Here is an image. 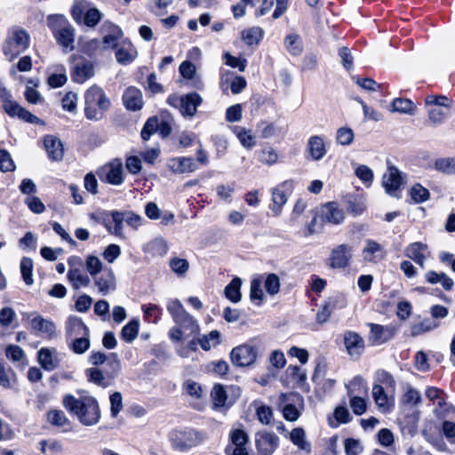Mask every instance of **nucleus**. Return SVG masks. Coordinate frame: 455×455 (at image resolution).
Masks as SVG:
<instances>
[{"mask_svg":"<svg viewBox=\"0 0 455 455\" xmlns=\"http://www.w3.org/2000/svg\"><path fill=\"white\" fill-rule=\"evenodd\" d=\"M100 175L110 184H122L124 182L122 162L118 159L112 161L100 170Z\"/></svg>","mask_w":455,"mask_h":455,"instance_id":"nucleus-22","label":"nucleus"},{"mask_svg":"<svg viewBox=\"0 0 455 455\" xmlns=\"http://www.w3.org/2000/svg\"><path fill=\"white\" fill-rule=\"evenodd\" d=\"M5 355L14 363L26 365L28 363L24 350L17 345H8L5 348Z\"/></svg>","mask_w":455,"mask_h":455,"instance_id":"nucleus-44","label":"nucleus"},{"mask_svg":"<svg viewBox=\"0 0 455 455\" xmlns=\"http://www.w3.org/2000/svg\"><path fill=\"white\" fill-rule=\"evenodd\" d=\"M230 128L243 148L251 149L256 146V139L251 134V130H247L246 128L238 125H234Z\"/></svg>","mask_w":455,"mask_h":455,"instance_id":"nucleus-37","label":"nucleus"},{"mask_svg":"<svg viewBox=\"0 0 455 455\" xmlns=\"http://www.w3.org/2000/svg\"><path fill=\"white\" fill-rule=\"evenodd\" d=\"M391 110L401 114L414 115L416 107L408 99L396 98L391 103Z\"/></svg>","mask_w":455,"mask_h":455,"instance_id":"nucleus-45","label":"nucleus"},{"mask_svg":"<svg viewBox=\"0 0 455 455\" xmlns=\"http://www.w3.org/2000/svg\"><path fill=\"white\" fill-rule=\"evenodd\" d=\"M404 404L418 405L421 402L420 392L411 386H407L401 397Z\"/></svg>","mask_w":455,"mask_h":455,"instance_id":"nucleus-58","label":"nucleus"},{"mask_svg":"<svg viewBox=\"0 0 455 455\" xmlns=\"http://www.w3.org/2000/svg\"><path fill=\"white\" fill-rule=\"evenodd\" d=\"M92 218L103 225L110 234L119 238H125L124 223L133 230H137L143 223L142 217L131 211H102L96 212Z\"/></svg>","mask_w":455,"mask_h":455,"instance_id":"nucleus-1","label":"nucleus"},{"mask_svg":"<svg viewBox=\"0 0 455 455\" xmlns=\"http://www.w3.org/2000/svg\"><path fill=\"white\" fill-rule=\"evenodd\" d=\"M196 340L203 350L209 351L212 347H215L220 343V333L214 330L207 335L199 337Z\"/></svg>","mask_w":455,"mask_h":455,"instance_id":"nucleus-46","label":"nucleus"},{"mask_svg":"<svg viewBox=\"0 0 455 455\" xmlns=\"http://www.w3.org/2000/svg\"><path fill=\"white\" fill-rule=\"evenodd\" d=\"M387 389L382 388L379 385H373L371 395L373 401L379 409V411L382 413H388L394 408V397L387 394Z\"/></svg>","mask_w":455,"mask_h":455,"instance_id":"nucleus-23","label":"nucleus"},{"mask_svg":"<svg viewBox=\"0 0 455 455\" xmlns=\"http://www.w3.org/2000/svg\"><path fill=\"white\" fill-rule=\"evenodd\" d=\"M354 137L355 134L352 129L341 127L337 131L336 140L337 143L342 146H348L353 142Z\"/></svg>","mask_w":455,"mask_h":455,"instance_id":"nucleus-62","label":"nucleus"},{"mask_svg":"<svg viewBox=\"0 0 455 455\" xmlns=\"http://www.w3.org/2000/svg\"><path fill=\"white\" fill-rule=\"evenodd\" d=\"M425 104L434 106V108L443 107L449 108L451 104V100L444 95H429L425 99Z\"/></svg>","mask_w":455,"mask_h":455,"instance_id":"nucleus-61","label":"nucleus"},{"mask_svg":"<svg viewBox=\"0 0 455 455\" xmlns=\"http://www.w3.org/2000/svg\"><path fill=\"white\" fill-rule=\"evenodd\" d=\"M47 26L52 30L56 42L63 48L65 52L74 50L75 28L67 18L61 14H53L47 17Z\"/></svg>","mask_w":455,"mask_h":455,"instance_id":"nucleus-4","label":"nucleus"},{"mask_svg":"<svg viewBox=\"0 0 455 455\" xmlns=\"http://www.w3.org/2000/svg\"><path fill=\"white\" fill-rule=\"evenodd\" d=\"M167 166L173 173H187L195 172L197 165L191 157H175L168 161Z\"/></svg>","mask_w":455,"mask_h":455,"instance_id":"nucleus-31","label":"nucleus"},{"mask_svg":"<svg viewBox=\"0 0 455 455\" xmlns=\"http://www.w3.org/2000/svg\"><path fill=\"white\" fill-rule=\"evenodd\" d=\"M20 273L27 285L33 284V260L30 258H22L20 261Z\"/></svg>","mask_w":455,"mask_h":455,"instance_id":"nucleus-57","label":"nucleus"},{"mask_svg":"<svg viewBox=\"0 0 455 455\" xmlns=\"http://www.w3.org/2000/svg\"><path fill=\"white\" fill-rule=\"evenodd\" d=\"M435 169L443 174H455V156L439 158L435 160Z\"/></svg>","mask_w":455,"mask_h":455,"instance_id":"nucleus-52","label":"nucleus"},{"mask_svg":"<svg viewBox=\"0 0 455 455\" xmlns=\"http://www.w3.org/2000/svg\"><path fill=\"white\" fill-rule=\"evenodd\" d=\"M0 99L2 100L3 108L10 116H17L29 124H36L39 122L37 116L20 106L16 101L12 100L11 94L4 87L0 88Z\"/></svg>","mask_w":455,"mask_h":455,"instance_id":"nucleus-10","label":"nucleus"},{"mask_svg":"<svg viewBox=\"0 0 455 455\" xmlns=\"http://www.w3.org/2000/svg\"><path fill=\"white\" fill-rule=\"evenodd\" d=\"M411 199L417 203H423L429 198V191L420 184H415L410 190Z\"/></svg>","mask_w":455,"mask_h":455,"instance_id":"nucleus-60","label":"nucleus"},{"mask_svg":"<svg viewBox=\"0 0 455 455\" xmlns=\"http://www.w3.org/2000/svg\"><path fill=\"white\" fill-rule=\"evenodd\" d=\"M48 421L56 427H68L70 426V421L65 415L64 411L60 410H52L47 413Z\"/></svg>","mask_w":455,"mask_h":455,"instance_id":"nucleus-51","label":"nucleus"},{"mask_svg":"<svg viewBox=\"0 0 455 455\" xmlns=\"http://www.w3.org/2000/svg\"><path fill=\"white\" fill-rule=\"evenodd\" d=\"M284 44L287 51L294 56L300 55L303 51L302 40L297 34L288 35L284 39Z\"/></svg>","mask_w":455,"mask_h":455,"instance_id":"nucleus-49","label":"nucleus"},{"mask_svg":"<svg viewBox=\"0 0 455 455\" xmlns=\"http://www.w3.org/2000/svg\"><path fill=\"white\" fill-rule=\"evenodd\" d=\"M230 443L228 446L243 447L248 446L249 436L244 430L236 428L229 434Z\"/></svg>","mask_w":455,"mask_h":455,"instance_id":"nucleus-56","label":"nucleus"},{"mask_svg":"<svg viewBox=\"0 0 455 455\" xmlns=\"http://www.w3.org/2000/svg\"><path fill=\"white\" fill-rule=\"evenodd\" d=\"M94 64L92 61L84 58L74 59V65L71 68L70 76L73 82L84 84L94 76Z\"/></svg>","mask_w":455,"mask_h":455,"instance_id":"nucleus-15","label":"nucleus"},{"mask_svg":"<svg viewBox=\"0 0 455 455\" xmlns=\"http://www.w3.org/2000/svg\"><path fill=\"white\" fill-rule=\"evenodd\" d=\"M174 323L178 324L180 329L188 331L190 334H197L199 332L200 328L196 320L188 312L179 317Z\"/></svg>","mask_w":455,"mask_h":455,"instance_id":"nucleus-47","label":"nucleus"},{"mask_svg":"<svg viewBox=\"0 0 455 455\" xmlns=\"http://www.w3.org/2000/svg\"><path fill=\"white\" fill-rule=\"evenodd\" d=\"M92 279L98 291L104 296L116 290V276L110 267H105L101 273L92 276Z\"/></svg>","mask_w":455,"mask_h":455,"instance_id":"nucleus-19","label":"nucleus"},{"mask_svg":"<svg viewBox=\"0 0 455 455\" xmlns=\"http://www.w3.org/2000/svg\"><path fill=\"white\" fill-rule=\"evenodd\" d=\"M373 385H379L382 388L393 392L395 388V380L393 375L388 371L385 370H379L375 373Z\"/></svg>","mask_w":455,"mask_h":455,"instance_id":"nucleus-41","label":"nucleus"},{"mask_svg":"<svg viewBox=\"0 0 455 455\" xmlns=\"http://www.w3.org/2000/svg\"><path fill=\"white\" fill-rule=\"evenodd\" d=\"M290 440L298 449L307 454L311 452V443L307 440L306 432L302 427L293 428L290 433Z\"/></svg>","mask_w":455,"mask_h":455,"instance_id":"nucleus-38","label":"nucleus"},{"mask_svg":"<svg viewBox=\"0 0 455 455\" xmlns=\"http://www.w3.org/2000/svg\"><path fill=\"white\" fill-rule=\"evenodd\" d=\"M321 215L324 221L331 224H340L344 220V212L335 202L324 204L321 210Z\"/></svg>","mask_w":455,"mask_h":455,"instance_id":"nucleus-32","label":"nucleus"},{"mask_svg":"<svg viewBox=\"0 0 455 455\" xmlns=\"http://www.w3.org/2000/svg\"><path fill=\"white\" fill-rule=\"evenodd\" d=\"M85 374L90 382L100 387H106L108 386L109 381L113 379L117 373H113V371L110 370L104 374L98 368H89L85 371Z\"/></svg>","mask_w":455,"mask_h":455,"instance_id":"nucleus-35","label":"nucleus"},{"mask_svg":"<svg viewBox=\"0 0 455 455\" xmlns=\"http://www.w3.org/2000/svg\"><path fill=\"white\" fill-rule=\"evenodd\" d=\"M168 243L164 238H156L144 247V251L153 257H163L168 252Z\"/></svg>","mask_w":455,"mask_h":455,"instance_id":"nucleus-40","label":"nucleus"},{"mask_svg":"<svg viewBox=\"0 0 455 455\" xmlns=\"http://www.w3.org/2000/svg\"><path fill=\"white\" fill-rule=\"evenodd\" d=\"M294 188V181L287 180L271 189L272 207L271 210L275 216H279L283 206L286 204L289 196Z\"/></svg>","mask_w":455,"mask_h":455,"instance_id":"nucleus-13","label":"nucleus"},{"mask_svg":"<svg viewBox=\"0 0 455 455\" xmlns=\"http://www.w3.org/2000/svg\"><path fill=\"white\" fill-rule=\"evenodd\" d=\"M363 260L366 263H379L386 257L384 246L372 239H366L361 251Z\"/></svg>","mask_w":455,"mask_h":455,"instance_id":"nucleus-18","label":"nucleus"},{"mask_svg":"<svg viewBox=\"0 0 455 455\" xmlns=\"http://www.w3.org/2000/svg\"><path fill=\"white\" fill-rule=\"evenodd\" d=\"M68 343L69 344V347L74 353L82 355L85 353L90 347V336L75 338L68 340Z\"/></svg>","mask_w":455,"mask_h":455,"instance_id":"nucleus-53","label":"nucleus"},{"mask_svg":"<svg viewBox=\"0 0 455 455\" xmlns=\"http://www.w3.org/2000/svg\"><path fill=\"white\" fill-rule=\"evenodd\" d=\"M347 387L352 411L357 416L363 415L367 410V400L355 393L367 395L368 389L363 379L360 376L355 377Z\"/></svg>","mask_w":455,"mask_h":455,"instance_id":"nucleus-7","label":"nucleus"},{"mask_svg":"<svg viewBox=\"0 0 455 455\" xmlns=\"http://www.w3.org/2000/svg\"><path fill=\"white\" fill-rule=\"evenodd\" d=\"M40 365L48 371L57 369L60 365V353L55 348L42 347L38 353Z\"/></svg>","mask_w":455,"mask_h":455,"instance_id":"nucleus-28","label":"nucleus"},{"mask_svg":"<svg viewBox=\"0 0 455 455\" xmlns=\"http://www.w3.org/2000/svg\"><path fill=\"white\" fill-rule=\"evenodd\" d=\"M32 331L37 335L47 339H52L56 336V326L51 320L36 315L29 321Z\"/></svg>","mask_w":455,"mask_h":455,"instance_id":"nucleus-21","label":"nucleus"},{"mask_svg":"<svg viewBox=\"0 0 455 455\" xmlns=\"http://www.w3.org/2000/svg\"><path fill=\"white\" fill-rule=\"evenodd\" d=\"M85 267L92 277L101 273L105 268L103 267L101 260L94 255H88L86 257Z\"/></svg>","mask_w":455,"mask_h":455,"instance_id":"nucleus-59","label":"nucleus"},{"mask_svg":"<svg viewBox=\"0 0 455 455\" xmlns=\"http://www.w3.org/2000/svg\"><path fill=\"white\" fill-rule=\"evenodd\" d=\"M250 298L257 305H260L263 300V291L261 289V281L253 279L251 282Z\"/></svg>","mask_w":455,"mask_h":455,"instance_id":"nucleus-63","label":"nucleus"},{"mask_svg":"<svg viewBox=\"0 0 455 455\" xmlns=\"http://www.w3.org/2000/svg\"><path fill=\"white\" fill-rule=\"evenodd\" d=\"M353 258V248L348 244H339L331 252L330 266L332 268H345L350 265Z\"/></svg>","mask_w":455,"mask_h":455,"instance_id":"nucleus-16","label":"nucleus"},{"mask_svg":"<svg viewBox=\"0 0 455 455\" xmlns=\"http://www.w3.org/2000/svg\"><path fill=\"white\" fill-rule=\"evenodd\" d=\"M63 406L70 413L76 415L84 426H94L100 422V410L96 398L91 395H81L76 398L67 395L62 401Z\"/></svg>","mask_w":455,"mask_h":455,"instance_id":"nucleus-2","label":"nucleus"},{"mask_svg":"<svg viewBox=\"0 0 455 455\" xmlns=\"http://www.w3.org/2000/svg\"><path fill=\"white\" fill-rule=\"evenodd\" d=\"M138 55L136 48L130 41L124 40L116 52V61L122 65L131 63Z\"/></svg>","mask_w":455,"mask_h":455,"instance_id":"nucleus-33","label":"nucleus"},{"mask_svg":"<svg viewBox=\"0 0 455 455\" xmlns=\"http://www.w3.org/2000/svg\"><path fill=\"white\" fill-rule=\"evenodd\" d=\"M258 161L267 166H272L278 163L279 155L277 151L269 145L263 147L256 152Z\"/></svg>","mask_w":455,"mask_h":455,"instance_id":"nucleus-39","label":"nucleus"},{"mask_svg":"<svg viewBox=\"0 0 455 455\" xmlns=\"http://www.w3.org/2000/svg\"><path fill=\"white\" fill-rule=\"evenodd\" d=\"M405 174L395 166L390 165L383 174L382 185L388 195L398 197L401 188L405 182Z\"/></svg>","mask_w":455,"mask_h":455,"instance_id":"nucleus-12","label":"nucleus"},{"mask_svg":"<svg viewBox=\"0 0 455 455\" xmlns=\"http://www.w3.org/2000/svg\"><path fill=\"white\" fill-rule=\"evenodd\" d=\"M101 12L97 8L88 9L84 16V23L87 27H95L101 19Z\"/></svg>","mask_w":455,"mask_h":455,"instance_id":"nucleus-64","label":"nucleus"},{"mask_svg":"<svg viewBox=\"0 0 455 455\" xmlns=\"http://www.w3.org/2000/svg\"><path fill=\"white\" fill-rule=\"evenodd\" d=\"M67 277L74 290L87 287L91 283L90 276L83 269H68Z\"/></svg>","mask_w":455,"mask_h":455,"instance_id":"nucleus-36","label":"nucleus"},{"mask_svg":"<svg viewBox=\"0 0 455 455\" xmlns=\"http://www.w3.org/2000/svg\"><path fill=\"white\" fill-rule=\"evenodd\" d=\"M207 439L204 431L193 427H182L174 429L169 434V441L172 449L180 451H187L202 444Z\"/></svg>","mask_w":455,"mask_h":455,"instance_id":"nucleus-5","label":"nucleus"},{"mask_svg":"<svg viewBox=\"0 0 455 455\" xmlns=\"http://www.w3.org/2000/svg\"><path fill=\"white\" fill-rule=\"evenodd\" d=\"M124 107L130 111L140 110L143 106V96L140 89L131 86L128 87L123 95Z\"/></svg>","mask_w":455,"mask_h":455,"instance_id":"nucleus-30","label":"nucleus"},{"mask_svg":"<svg viewBox=\"0 0 455 455\" xmlns=\"http://www.w3.org/2000/svg\"><path fill=\"white\" fill-rule=\"evenodd\" d=\"M241 285L242 281L239 277H235L232 279V281L226 286L224 291L227 299L234 303L239 302L241 300Z\"/></svg>","mask_w":455,"mask_h":455,"instance_id":"nucleus-48","label":"nucleus"},{"mask_svg":"<svg viewBox=\"0 0 455 455\" xmlns=\"http://www.w3.org/2000/svg\"><path fill=\"white\" fill-rule=\"evenodd\" d=\"M170 268L173 273H175L178 276H185L186 273L189 268V263L186 259H181L179 257H172L169 261Z\"/></svg>","mask_w":455,"mask_h":455,"instance_id":"nucleus-55","label":"nucleus"},{"mask_svg":"<svg viewBox=\"0 0 455 455\" xmlns=\"http://www.w3.org/2000/svg\"><path fill=\"white\" fill-rule=\"evenodd\" d=\"M202 98L197 92H191L183 96L172 94L167 99V103L179 108L185 117H193L197 111V107L202 103Z\"/></svg>","mask_w":455,"mask_h":455,"instance_id":"nucleus-9","label":"nucleus"},{"mask_svg":"<svg viewBox=\"0 0 455 455\" xmlns=\"http://www.w3.org/2000/svg\"><path fill=\"white\" fill-rule=\"evenodd\" d=\"M140 322L138 319H132L121 330V338L126 343H132L139 334Z\"/></svg>","mask_w":455,"mask_h":455,"instance_id":"nucleus-43","label":"nucleus"},{"mask_svg":"<svg viewBox=\"0 0 455 455\" xmlns=\"http://www.w3.org/2000/svg\"><path fill=\"white\" fill-rule=\"evenodd\" d=\"M404 255L423 268L429 255L427 244L421 242L410 243L404 249Z\"/></svg>","mask_w":455,"mask_h":455,"instance_id":"nucleus-24","label":"nucleus"},{"mask_svg":"<svg viewBox=\"0 0 455 455\" xmlns=\"http://www.w3.org/2000/svg\"><path fill=\"white\" fill-rule=\"evenodd\" d=\"M370 327L369 340L374 345H380L391 339L395 335V328L377 323H368Z\"/></svg>","mask_w":455,"mask_h":455,"instance_id":"nucleus-25","label":"nucleus"},{"mask_svg":"<svg viewBox=\"0 0 455 455\" xmlns=\"http://www.w3.org/2000/svg\"><path fill=\"white\" fill-rule=\"evenodd\" d=\"M90 336V331L81 318L70 316L66 323L67 341L78 337Z\"/></svg>","mask_w":455,"mask_h":455,"instance_id":"nucleus-29","label":"nucleus"},{"mask_svg":"<svg viewBox=\"0 0 455 455\" xmlns=\"http://www.w3.org/2000/svg\"><path fill=\"white\" fill-rule=\"evenodd\" d=\"M263 36V30L259 27H252L242 32V40L247 45L258 44Z\"/></svg>","mask_w":455,"mask_h":455,"instance_id":"nucleus-50","label":"nucleus"},{"mask_svg":"<svg viewBox=\"0 0 455 455\" xmlns=\"http://www.w3.org/2000/svg\"><path fill=\"white\" fill-rule=\"evenodd\" d=\"M240 394L241 391L238 387L228 386L224 387L220 384H216L211 392V396L215 406L224 407L233 404L240 396Z\"/></svg>","mask_w":455,"mask_h":455,"instance_id":"nucleus-11","label":"nucleus"},{"mask_svg":"<svg viewBox=\"0 0 455 455\" xmlns=\"http://www.w3.org/2000/svg\"><path fill=\"white\" fill-rule=\"evenodd\" d=\"M44 144L47 155L53 161H60L63 157V146L61 141L52 135L44 137Z\"/></svg>","mask_w":455,"mask_h":455,"instance_id":"nucleus-34","label":"nucleus"},{"mask_svg":"<svg viewBox=\"0 0 455 455\" xmlns=\"http://www.w3.org/2000/svg\"><path fill=\"white\" fill-rule=\"evenodd\" d=\"M279 407L286 420L296 421L304 409V398L297 392L281 394L279 396Z\"/></svg>","mask_w":455,"mask_h":455,"instance_id":"nucleus-8","label":"nucleus"},{"mask_svg":"<svg viewBox=\"0 0 455 455\" xmlns=\"http://www.w3.org/2000/svg\"><path fill=\"white\" fill-rule=\"evenodd\" d=\"M110 107V101L103 89L92 85L84 93V115L91 121L101 120Z\"/></svg>","mask_w":455,"mask_h":455,"instance_id":"nucleus-3","label":"nucleus"},{"mask_svg":"<svg viewBox=\"0 0 455 455\" xmlns=\"http://www.w3.org/2000/svg\"><path fill=\"white\" fill-rule=\"evenodd\" d=\"M258 349L251 343H245L232 349L230 357L234 364L245 367L251 365L257 359Z\"/></svg>","mask_w":455,"mask_h":455,"instance_id":"nucleus-14","label":"nucleus"},{"mask_svg":"<svg viewBox=\"0 0 455 455\" xmlns=\"http://www.w3.org/2000/svg\"><path fill=\"white\" fill-rule=\"evenodd\" d=\"M89 363L92 365H101L107 363V365L113 373H117L120 370V360L116 353L107 355L101 351H92L89 356Z\"/></svg>","mask_w":455,"mask_h":455,"instance_id":"nucleus-27","label":"nucleus"},{"mask_svg":"<svg viewBox=\"0 0 455 455\" xmlns=\"http://www.w3.org/2000/svg\"><path fill=\"white\" fill-rule=\"evenodd\" d=\"M29 44L30 36L28 31L15 26L8 30L2 46L3 52L9 61H12L28 48Z\"/></svg>","mask_w":455,"mask_h":455,"instance_id":"nucleus-6","label":"nucleus"},{"mask_svg":"<svg viewBox=\"0 0 455 455\" xmlns=\"http://www.w3.org/2000/svg\"><path fill=\"white\" fill-rule=\"evenodd\" d=\"M16 383V374L10 367L0 363V386L11 388Z\"/></svg>","mask_w":455,"mask_h":455,"instance_id":"nucleus-54","label":"nucleus"},{"mask_svg":"<svg viewBox=\"0 0 455 455\" xmlns=\"http://www.w3.org/2000/svg\"><path fill=\"white\" fill-rule=\"evenodd\" d=\"M344 344L350 356L358 358L364 350V340L357 333L347 331L344 333Z\"/></svg>","mask_w":455,"mask_h":455,"instance_id":"nucleus-26","label":"nucleus"},{"mask_svg":"<svg viewBox=\"0 0 455 455\" xmlns=\"http://www.w3.org/2000/svg\"><path fill=\"white\" fill-rule=\"evenodd\" d=\"M306 152L308 154L309 159L313 161L322 160L327 154L325 136H311L307 142Z\"/></svg>","mask_w":455,"mask_h":455,"instance_id":"nucleus-20","label":"nucleus"},{"mask_svg":"<svg viewBox=\"0 0 455 455\" xmlns=\"http://www.w3.org/2000/svg\"><path fill=\"white\" fill-rule=\"evenodd\" d=\"M255 444L259 455H271L278 447L279 437L275 433L258 432L255 435Z\"/></svg>","mask_w":455,"mask_h":455,"instance_id":"nucleus-17","label":"nucleus"},{"mask_svg":"<svg viewBox=\"0 0 455 455\" xmlns=\"http://www.w3.org/2000/svg\"><path fill=\"white\" fill-rule=\"evenodd\" d=\"M439 326L436 320L424 319L419 323H414L411 326V335L415 337L423 333L431 331Z\"/></svg>","mask_w":455,"mask_h":455,"instance_id":"nucleus-42","label":"nucleus"}]
</instances>
